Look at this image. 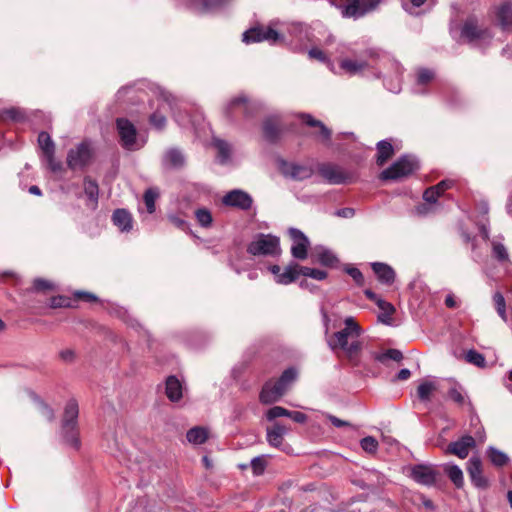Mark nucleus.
Returning <instances> with one entry per match:
<instances>
[{"mask_svg":"<svg viewBox=\"0 0 512 512\" xmlns=\"http://www.w3.org/2000/svg\"><path fill=\"white\" fill-rule=\"evenodd\" d=\"M344 324V329L334 333L328 340V345L332 350L341 349L349 358H353L361 350V343L358 340L361 328L351 316L345 318Z\"/></svg>","mask_w":512,"mask_h":512,"instance_id":"f257e3e1","label":"nucleus"},{"mask_svg":"<svg viewBox=\"0 0 512 512\" xmlns=\"http://www.w3.org/2000/svg\"><path fill=\"white\" fill-rule=\"evenodd\" d=\"M79 414L78 403L74 399H70L65 406L62 431L65 441L73 448L80 447V440L77 430V419Z\"/></svg>","mask_w":512,"mask_h":512,"instance_id":"f03ea898","label":"nucleus"},{"mask_svg":"<svg viewBox=\"0 0 512 512\" xmlns=\"http://www.w3.org/2000/svg\"><path fill=\"white\" fill-rule=\"evenodd\" d=\"M121 145L124 149L135 151L142 148L146 139L137 136V130L133 123L125 118H118L116 121Z\"/></svg>","mask_w":512,"mask_h":512,"instance_id":"7ed1b4c3","label":"nucleus"},{"mask_svg":"<svg viewBox=\"0 0 512 512\" xmlns=\"http://www.w3.org/2000/svg\"><path fill=\"white\" fill-rule=\"evenodd\" d=\"M418 169V161L415 157L405 155L394 162L380 174L381 180H399L407 177Z\"/></svg>","mask_w":512,"mask_h":512,"instance_id":"20e7f679","label":"nucleus"},{"mask_svg":"<svg viewBox=\"0 0 512 512\" xmlns=\"http://www.w3.org/2000/svg\"><path fill=\"white\" fill-rule=\"evenodd\" d=\"M247 251L254 256H277L281 251L279 238L271 234H259L249 244Z\"/></svg>","mask_w":512,"mask_h":512,"instance_id":"39448f33","label":"nucleus"},{"mask_svg":"<svg viewBox=\"0 0 512 512\" xmlns=\"http://www.w3.org/2000/svg\"><path fill=\"white\" fill-rule=\"evenodd\" d=\"M320 175L330 184L339 185L351 183L354 175L334 164H323L319 167Z\"/></svg>","mask_w":512,"mask_h":512,"instance_id":"423d86ee","label":"nucleus"},{"mask_svg":"<svg viewBox=\"0 0 512 512\" xmlns=\"http://www.w3.org/2000/svg\"><path fill=\"white\" fill-rule=\"evenodd\" d=\"M92 156L93 149L91 144L84 141L68 152L67 164L71 169L82 168L90 162Z\"/></svg>","mask_w":512,"mask_h":512,"instance_id":"0eeeda50","label":"nucleus"},{"mask_svg":"<svg viewBox=\"0 0 512 512\" xmlns=\"http://www.w3.org/2000/svg\"><path fill=\"white\" fill-rule=\"evenodd\" d=\"M288 234L292 240L291 254L294 258L304 260L308 255L310 245L307 236L297 228H290Z\"/></svg>","mask_w":512,"mask_h":512,"instance_id":"6e6552de","label":"nucleus"},{"mask_svg":"<svg viewBox=\"0 0 512 512\" xmlns=\"http://www.w3.org/2000/svg\"><path fill=\"white\" fill-rule=\"evenodd\" d=\"M410 477L418 484L432 486L436 482L437 472L431 465L419 464L411 468Z\"/></svg>","mask_w":512,"mask_h":512,"instance_id":"1a4fd4ad","label":"nucleus"},{"mask_svg":"<svg viewBox=\"0 0 512 512\" xmlns=\"http://www.w3.org/2000/svg\"><path fill=\"white\" fill-rule=\"evenodd\" d=\"M223 203L226 206L235 207L241 210H248L252 206L253 200L248 193L235 189L223 197Z\"/></svg>","mask_w":512,"mask_h":512,"instance_id":"9d476101","label":"nucleus"},{"mask_svg":"<svg viewBox=\"0 0 512 512\" xmlns=\"http://www.w3.org/2000/svg\"><path fill=\"white\" fill-rule=\"evenodd\" d=\"M281 171L284 176L298 181L308 179L313 174V170L310 166L289 162H282Z\"/></svg>","mask_w":512,"mask_h":512,"instance_id":"9b49d317","label":"nucleus"},{"mask_svg":"<svg viewBox=\"0 0 512 512\" xmlns=\"http://www.w3.org/2000/svg\"><path fill=\"white\" fill-rule=\"evenodd\" d=\"M377 2L374 0H346L345 16L360 17L376 7Z\"/></svg>","mask_w":512,"mask_h":512,"instance_id":"f8f14e48","label":"nucleus"},{"mask_svg":"<svg viewBox=\"0 0 512 512\" xmlns=\"http://www.w3.org/2000/svg\"><path fill=\"white\" fill-rule=\"evenodd\" d=\"M467 472L471 482L480 489L488 487V481L482 473V463L479 457H471L467 463Z\"/></svg>","mask_w":512,"mask_h":512,"instance_id":"ddd939ff","label":"nucleus"},{"mask_svg":"<svg viewBox=\"0 0 512 512\" xmlns=\"http://www.w3.org/2000/svg\"><path fill=\"white\" fill-rule=\"evenodd\" d=\"M285 393V389L276 381H268L262 388L260 401L264 404H271L277 402Z\"/></svg>","mask_w":512,"mask_h":512,"instance_id":"4468645a","label":"nucleus"},{"mask_svg":"<svg viewBox=\"0 0 512 512\" xmlns=\"http://www.w3.org/2000/svg\"><path fill=\"white\" fill-rule=\"evenodd\" d=\"M38 144H39V147L41 148V150L49 164V167L53 171H56L57 169H59V164H57L54 160V153H55L54 143H53L50 135L47 132H41L38 135Z\"/></svg>","mask_w":512,"mask_h":512,"instance_id":"2eb2a0df","label":"nucleus"},{"mask_svg":"<svg viewBox=\"0 0 512 512\" xmlns=\"http://www.w3.org/2000/svg\"><path fill=\"white\" fill-rule=\"evenodd\" d=\"M299 30L302 31V26H294L291 28L287 23L281 22L278 19L271 20L268 25H263L261 23H256L251 26L244 32H282V31H291V30Z\"/></svg>","mask_w":512,"mask_h":512,"instance_id":"dca6fc26","label":"nucleus"},{"mask_svg":"<svg viewBox=\"0 0 512 512\" xmlns=\"http://www.w3.org/2000/svg\"><path fill=\"white\" fill-rule=\"evenodd\" d=\"M476 439L470 435L463 436L458 441L452 442L448 446V452L465 459L470 449L475 446Z\"/></svg>","mask_w":512,"mask_h":512,"instance_id":"f3484780","label":"nucleus"},{"mask_svg":"<svg viewBox=\"0 0 512 512\" xmlns=\"http://www.w3.org/2000/svg\"><path fill=\"white\" fill-rule=\"evenodd\" d=\"M241 41L246 45L261 42L278 45L283 41V34H242Z\"/></svg>","mask_w":512,"mask_h":512,"instance_id":"a211bd4d","label":"nucleus"},{"mask_svg":"<svg viewBox=\"0 0 512 512\" xmlns=\"http://www.w3.org/2000/svg\"><path fill=\"white\" fill-rule=\"evenodd\" d=\"M456 41L459 44L468 45L472 48H482L484 44L491 41V34H457Z\"/></svg>","mask_w":512,"mask_h":512,"instance_id":"6ab92c4d","label":"nucleus"},{"mask_svg":"<svg viewBox=\"0 0 512 512\" xmlns=\"http://www.w3.org/2000/svg\"><path fill=\"white\" fill-rule=\"evenodd\" d=\"M185 164L183 153L175 148L169 149L163 156V165L167 168L179 169Z\"/></svg>","mask_w":512,"mask_h":512,"instance_id":"aec40b11","label":"nucleus"},{"mask_svg":"<svg viewBox=\"0 0 512 512\" xmlns=\"http://www.w3.org/2000/svg\"><path fill=\"white\" fill-rule=\"evenodd\" d=\"M112 221L122 232H129L132 229V216L125 209H116L113 212Z\"/></svg>","mask_w":512,"mask_h":512,"instance_id":"412c9836","label":"nucleus"},{"mask_svg":"<svg viewBox=\"0 0 512 512\" xmlns=\"http://www.w3.org/2000/svg\"><path fill=\"white\" fill-rule=\"evenodd\" d=\"M253 104L244 96L233 98L227 105V114L242 113L247 115Z\"/></svg>","mask_w":512,"mask_h":512,"instance_id":"4be33fe9","label":"nucleus"},{"mask_svg":"<svg viewBox=\"0 0 512 512\" xmlns=\"http://www.w3.org/2000/svg\"><path fill=\"white\" fill-rule=\"evenodd\" d=\"M301 118L307 125L318 128L315 133L317 137L323 142H329L331 138V130L327 128L321 121L314 119L310 114H302Z\"/></svg>","mask_w":512,"mask_h":512,"instance_id":"5701e85b","label":"nucleus"},{"mask_svg":"<svg viewBox=\"0 0 512 512\" xmlns=\"http://www.w3.org/2000/svg\"><path fill=\"white\" fill-rule=\"evenodd\" d=\"M372 269L381 283L391 284L394 282L395 272L389 265L376 262L372 264Z\"/></svg>","mask_w":512,"mask_h":512,"instance_id":"b1692460","label":"nucleus"},{"mask_svg":"<svg viewBox=\"0 0 512 512\" xmlns=\"http://www.w3.org/2000/svg\"><path fill=\"white\" fill-rule=\"evenodd\" d=\"M182 383L175 377L169 376L166 380V395L172 402H177L182 398Z\"/></svg>","mask_w":512,"mask_h":512,"instance_id":"393cba45","label":"nucleus"},{"mask_svg":"<svg viewBox=\"0 0 512 512\" xmlns=\"http://www.w3.org/2000/svg\"><path fill=\"white\" fill-rule=\"evenodd\" d=\"M287 433V428L281 424L276 423L272 428L267 430V441L273 447H280L283 441V436Z\"/></svg>","mask_w":512,"mask_h":512,"instance_id":"a878e982","label":"nucleus"},{"mask_svg":"<svg viewBox=\"0 0 512 512\" xmlns=\"http://www.w3.org/2000/svg\"><path fill=\"white\" fill-rule=\"evenodd\" d=\"M209 437L208 429L196 426L187 431L186 438L193 445H201L207 441Z\"/></svg>","mask_w":512,"mask_h":512,"instance_id":"bb28decb","label":"nucleus"},{"mask_svg":"<svg viewBox=\"0 0 512 512\" xmlns=\"http://www.w3.org/2000/svg\"><path fill=\"white\" fill-rule=\"evenodd\" d=\"M314 255L316 257V261L324 266L332 267L338 262L336 255L325 247H316Z\"/></svg>","mask_w":512,"mask_h":512,"instance_id":"cd10ccee","label":"nucleus"},{"mask_svg":"<svg viewBox=\"0 0 512 512\" xmlns=\"http://www.w3.org/2000/svg\"><path fill=\"white\" fill-rule=\"evenodd\" d=\"M497 20L502 29H512V5L510 3H504L499 7Z\"/></svg>","mask_w":512,"mask_h":512,"instance_id":"c85d7f7f","label":"nucleus"},{"mask_svg":"<svg viewBox=\"0 0 512 512\" xmlns=\"http://www.w3.org/2000/svg\"><path fill=\"white\" fill-rule=\"evenodd\" d=\"M435 78V73L433 70L428 68H419L417 70L416 77V92L424 93V86L431 83Z\"/></svg>","mask_w":512,"mask_h":512,"instance_id":"c756f323","label":"nucleus"},{"mask_svg":"<svg viewBox=\"0 0 512 512\" xmlns=\"http://www.w3.org/2000/svg\"><path fill=\"white\" fill-rule=\"evenodd\" d=\"M377 306L381 310V313L378 315V320L383 324L391 325L395 307L383 299H377Z\"/></svg>","mask_w":512,"mask_h":512,"instance_id":"7c9ffc66","label":"nucleus"},{"mask_svg":"<svg viewBox=\"0 0 512 512\" xmlns=\"http://www.w3.org/2000/svg\"><path fill=\"white\" fill-rule=\"evenodd\" d=\"M394 153L393 146L390 142L386 140L379 141L377 144V164L379 166L384 165V163L392 157Z\"/></svg>","mask_w":512,"mask_h":512,"instance_id":"2f4dec72","label":"nucleus"},{"mask_svg":"<svg viewBox=\"0 0 512 512\" xmlns=\"http://www.w3.org/2000/svg\"><path fill=\"white\" fill-rule=\"evenodd\" d=\"M300 268L298 265L287 266L278 276L277 283L287 285L294 282L301 275Z\"/></svg>","mask_w":512,"mask_h":512,"instance_id":"473e14b6","label":"nucleus"},{"mask_svg":"<svg viewBox=\"0 0 512 512\" xmlns=\"http://www.w3.org/2000/svg\"><path fill=\"white\" fill-rule=\"evenodd\" d=\"M214 146L216 147L217 149V158H218V161L221 163V164H226L229 162L230 160V155H231V147L230 145L224 141V140H221V139H215L214 140Z\"/></svg>","mask_w":512,"mask_h":512,"instance_id":"72a5a7b5","label":"nucleus"},{"mask_svg":"<svg viewBox=\"0 0 512 512\" xmlns=\"http://www.w3.org/2000/svg\"><path fill=\"white\" fill-rule=\"evenodd\" d=\"M450 480L455 484L457 488H461L464 484L463 472L457 465H448L445 468Z\"/></svg>","mask_w":512,"mask_h":512,"instance_id":"f704fd0d","label":"nucleus"},{"mask_svg":"<svg viewBox=\"0 0 512 512\" xmlns=\"http://www.w3.org/2000/svg\"><path fill=\"white\" fill-rule=\"evenodd\" d=\"M84 192L87 195V197L89 198V200L91 201L92 206H95L98 201V193H99L98 184L96 183V181L88 179V178L85 179Z\"/></svg>","mask_w":512,"mask_h":512,"instance_id":"c9c22d12","label":"nucleus"},{"mask_svg":"<svg viewBox=\"0 0 512 512\" xmlns=\"http://www.w3.org/2000/svg\"><path fill=\"white\" fill-rule=\"evenodd\" d=\"M159 197V192L156 188H149L145 191L143 200L147 209V212L149 214H152L155 212V202L156 199Z\"/></svg>","mask_w":512,"mask_h":512,"instance_id":"e433bc0d","label":"nucleus"},{"mask_svg":"<svg viewBox=\"0 0 512 512\" xmlns=\"http://www.w3.org/2000/svg\"><path fill=\"white\" fill-rule=\"evenodd\" d=\"M487 453H488V457H489L490 461L495 466H499V467L504 466L509 460L508 456L504 452H502L494 447H489L487 450Z\"/></svg>","mask_w":512,"mask_h":512,"instance_id":"4c0bfd02","label":"nucleus"},{"mask_svg":"<svg viewBox=\"0 0 512 512\" xmlns=\"http://www.w3.org/2000/svg\"><path fill=\"white\" fill-rule=\"evenodd\" d=\"M436 390V384L433 381H424L417 388V395L422 401H428L431 394Z\"/></svg>","mask_w":512,"mask_h":512,"instance_id":"58836bf2","label":"nucleus"},{"mask_svg":"<svg viewBox=\"0 0 512 512\" xmlns=\"http://www.w3.org/2000/svg\"><path fill=\"white\" fill-rule=\"evenodd\" d=\"M340 67L347 73L354 75L362 71L366 67L365 62H359L351 59H344L340 63Z\"/></svg>","mask_w":512,"mask_h":512,"instance_id":"ea45409f","label":"nucleus"},{"mask_svg":"<svg viewBox=\"0 0 512 512\" xmlns=\"http://www.w3.org/2000/svg\"><path fill=\"white\" fill-rule=\"evenodd\" d=\"M492 245V254L495 259L500 262L509 261V254L506 247L499 241L493 240L491 242Z\"/></svg>","mask_w":512,"mask_h":512,"instance_id":"a19ab883","label":"nucleus"},{"mask_svg":"<svg viewBox=\"0 0 512 512\" xmlns=\"http://www.w3.org/2000/svg\"><path fill=\"white\" fill-rule=\"evenodd\" d=\"M296 378L297 371L294 368H288L282 373L276 382L281 385L285 391H287Z\"/></svg>","mask_w":512,"mask_h":512,"instance_id":"79ce46f5","label":"nucleus"},{"mask_svg":"<svg viewBox=\"0 0 512 512\" xmlns=\"http://www.w3.org/2000/svg\"><path fill=\"white\" fill-rule=\"evenodd\" d=\"M493 301L498 315L501 317L503 321H507V313H506V301L502 293L495 292L493 295Z\"/></svg>","mask_w":512,"mask_h":512,"instance_id":"37998d69","label":"nucleus"},{"mask_svg":"<svg viewBox=\"0 0 512 512\" xmlns=\"http://www.w3.org/2000/svg\"><path fill=\"white\" fill-rule=\"evenodd\" d=\"M465 360L477 367L483 368L486 365L485 357L478 351L471 349L465 355Z\"/></svg>","mask_w":512,"mask_h":512,"instance_id":"c03bdc74","label":"nucleus"},{"mask_svg":"<svg viewBox=\"0 0 512 512\" xmlns=\"http://www.w3.org/2000/svg\"><path fill=\"white\" fill-rule=\"evenodd\" d=\"M263 130H264L265 137L268 140L273 141L277 138V135L279 132L278 124L273 119H267L264 123Z\"/></svg>","mask_w":512,"mask_h":512,"instance_id":"a18cd8bd","label":"nucleus"},{"mask_svg":"<svg viewBox=\"0 0 512 512\" xmlns=\"http://www.w3.org/2000/svg\"><path fill=\"white\" fill-rule=\"evenodd\" d=\"M250 466L255 476L262 475L266 469L267 462L265 456H257L251 460Z\"/></svg>","mask_w":512,"mask_h":512,"instance_id":"49530a36","label":"nucleus"},{"mask_svg":"<svg viewBox=\"0 0 512 512\" xmlns=\"http://www.w3.org/2000/svg\"><path fill=\"white\" fill-rule=\"evenodd\" d=\"M301 275L310 277L316 280H324L327 277V273L324 270L309 268V267H301L300 268Z\"/></svg>","mask_w":512,"mask_h":512,"instance_id":"de8ad7c7","label":"nucleus"},{"mask_svg":"<svg viewBox=\"0 0 512 512\" xmlns=\"http://www.w3.org/2000/svg\"><path fill=\"white\" fill-rule=\"evenodd\" d=\"M360 446L365 452L374 454L378 449V442L374 437L367 436L360 441Z\"/></svg>","mask_w":512,"mask_h":512,"instance_id":"09e8293b","label":"nucleus"},{"mask_svg":"<svg viewBox=\"0 0 512 512\" xmlns=\"http://www.w3.org/2000/svg\"><path fill=\"white\" fill-rule=\"evenodd\" d=\"M23 117V112L17 108L6 109L0 113V118L2 120L20 121Z\"/></svg>","mask_w":512,"mask_h":512,"instance_id":"8fccbe9b","label":"nucleus"},{"mask_svg":"<svg viewBox=\"0 0 512 512\" xmlns=\"http://www.w3.org/2000/svg\"><path fill=\"white\" fill-rule=\"evenodd\" d=\"M195 216L199 224L203 227H208L212 223V216L209 210L202 208L195 212Z\"/></svg>","mask_w":512,"mask_h":512,"instance_id":"3c124183","label":"nucleus"},{"mask_svg":"<svg viewBox=\"0 0 512 512\" xmlns=\"http://www.w3.org/2000/svg\"><path fill=\"white\" fill-rule=\"evenodd\" d=\"M394 66H395V72L397 74V80L394 82H391V83L386 82L385 85L389 91H391L393 93H398L401 90L399 76L401 75L403 68L398 62H395Z\"/></svg>","mask_w":512,"mask_h":512,"instance_id":"603ef678","label":"nucleus"},{"mask_svg":"<svg viewBox=\"0 0 512 512\" xmlns=\"http://www.w3.org/2000/svg\"><path fill=\"white\" fill-rule=\"evenodd\" d=\"M150 123L151 125L157 129V130H162L165 125H166V118L165 116L158 110L156 112H154L151 116H150Z\"/></svg>","mask_w":512,"mask_h":512,"instance_id":"864d4df0","label":"nucleus"},{"mask_svg":"<svg viewBox=\"0 0 512 512\" xmlns=\"http://www.w3.org/2000/svg\"><path fill=\"white\" fill-rule=\"evenodd\" d=\"M289 415V410L281 407V406H274L272 408H270L267 413H266V417L268 420H274L275 418H278V417H288Z\"/></svg>","mask_w":512,"mask_h":512,"instance_id":"5fc2aeb1","label":"nucleus"},{"mask_svg":"<svg viewBox=\"0 0 512 512\" xmlns=\"http://www.w3.org/2000/svg\"><path fill=\"white\" fill-rule=\"evenodd\" d=\"M402 358H403V355H402L401 351H399L397 349H388L385 353H383L382 355H380L378 357V360L384 361L385 359H391L393 361L399 362L402 360Z\"/></svg>","mask_w":512,"mask_h":512,"instance_id":"6e6d98bb","label":"nucleus"},{"mask_svg":"<svg viewBox=\"0 0 512 512\" xmlns=\"http://www.w3.org/2000/svg\"><path fill=\"white\" fill-rule=\"evenodd\" d=\"M478 20L475 16H469L462 27L461 32H478Z\"/></svg>","mask_w":512,"mask_h":512,"instance_id":"4d7b16f0","label":"nucleus"},{"mask_svg":"<svg viewBox=\"0 0 512 512\" xmlns=\"http://www.w3.org/2000/svg\"><path fill=\"white\" fill-rule=\"evenodd\" d=\"M33 289L35 291L52 290L53 284L45 279H35L33 282Z\"/></svg>","mask_w":512,"mask_h":512,"instance_id":"13d9d810","label":"nucleus"},{"mask_svg":"<svg viewBox=\"0 0 512 512\" xmlns=\"http://www.w3.org/2000/svg\"><path fill=\"white\" fill-rule=\"evenodd\" d=\"M439 196H440V192L437 191V189L434 188L433 186L426 189L423 194L424 200L428 203H435Z\"/></svg>","mask_w":512,"mask_h":512,"instance_id":"bf43d9fd","label":"nucleus"},{"mask_svg":"<svg viewBox=\"0 0 512 512\" xmlns=\"http://www.w3.org/2000/svg\"><path fill=\"white\" fill-rule=\"evenodd\" d=\"M449 397L456 402L457 404L463 405L465 403V397L462 394V392L456 388L453 387L449 390Z\"/></svg>","mask_w":512,"mask_h":512,"instance_id":"052dcab7","label":"nucleus"},{"mask_svg":"<svg viewBox=\"0 0 512 512\" xmlns=\"http://www.w3.org/2000/svg\"><path fill=\"white\" fill-rule=\"evenodd\" d=\"M345 271L347 272V274H349L354 279V281L357 284L361 285L363 283V280H364L363 274L358 268L347 267L345 269Z\"/></svg>","mask_w":512,"mask_h":512,"instance_id":"680f3d73","label":"nucleus"},{"mask_svg":"<svg viewBox=\"0 0 512 512\" xmlns=\"http://www.w3.org/2000/svg\"><path fill=\"white\" fill-rule=\"evenodd\" d=\"M288 417L297 423H304L307 420V416L299 411H289Z\"/></svg>","mask_w":512,"mask_h":512,"instance_id":"e2e57ef3","label":"nucleus"},{"mask_svg":"<svg viewBox=\"0 0 512 512\" xmlns=\"http://www.w3.org/2000/svg\"><path fill=\"white\" fill-rule=\"evenodd\" d=\"M169 221L176 227L180 228V229H185L187 227V223L185 220L175 216V215H170L169 216Z\"/></svg>","mask_w":512,"mask_h":512,"instance_id":"0e129e2a","label":"nucleus"},{"mask_svg":"<svg viewBox=\"0 0 512 512\" xmlns=\"http://www.w3.org/2000/svg\"><path fill=\"white\" fill-rule=\"evenodd\" d=\"M225 1L226 0H195L196 3L206 8L221 5Z\"/></svg>","mask_w":512,"mask_h":512,"instance_id":"69168bd1","label":"nucleus"},{"mask_svg":"<svg viewBox=\"0 0 512 512\" xmlns=\"http://www.w3.org/2000/svg\"><path fill=\"white\" fill-rule=\"evenodd\" d=\"M161 97L163 98V104L161 105L160 109H165L166 107H169L170 109H172L173 100H174L173 97L166 92H163L161 94Z\"/></svg>","mask_w":512,"mask_h":512,"instance_id":"338daca9","label":"nucleus"},{"mask_svg":"<svg viewBox=\"0 0 512 512\" xmlns=\"http://www.w3.org/2000/svg\"><path fill=\"white\" fill-rule=\"evenodd\" d=\"M327 418L329 421L335 426V427H344V426H350V424L344 420H341L333 415H328Z\"/></svg>","mask_w":512,"mask_h":512,"instance_id":"774afa93","label":"nucleus"}]
</instances>
